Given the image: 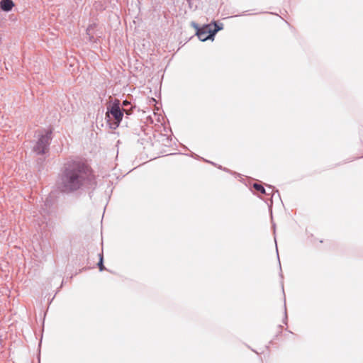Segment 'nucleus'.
I'll return each mask as SVG.
<instances>
[{
    "instance_id": "ddd939ff",
    "label": "nucleus",
    "mask_w": 363,
    "mask_h": 363,
    "mask_svg": "<svg viewBox=\"0 0 363 363\" xmlns=\"http://www.w3.org/2000/svg\"><path fill=\"white\" fill-rule=\"evenodd\" d=\"M96 26V25L95 23L89 25L86 30V35H90L91 34H94V29H95Z\"/></svg>"
},
{
    "instance_id": "5701e85b",
    "label": "nucleus",
    "mask_w": 363,
    "mask_h": 363,
    "mask_svg": "<svg viewBox=\"0 0 363 363\" xmlns=\"http://www.w3.org/2000/svg\"><path fill=\"white\" fill-rule=\"evenodd\" d=\"M247 347L250 348L252 352H255L256 354H258V352L255 350L251 348L249 345H247Z\"/></svg>"
},
{
    "instance_id": "39448f33",
    "label": "nucleus",
    "mask_w": 363,
    "mask_h": 363,
    "mask_svg": "<svg viewBox=\"0 0 363 363\" xmlns=\"http://www.w3.org/2000/svg\"><path fill=\"white\" fill-rule=\"evenodd\" d=\"M14 3L12 0H1L0 8L3 11L9 12L12 10Z\"/></svg>"
},
{
    "instance_id": "473e14b6",
    "label": "nucleus",
    "mask_w": 363,
    "mask_h": 363,
    "mask_svg": "<svg viewBox=\"0 0 363 363\" xmlns=\"http://www.w3.org/2000/svg\"><path fill=\"white\" fill-rule=\"evenodd\" d=\"M279 328L281 329L282 328V326L281 325H279Z\"/></svg>"
},
{
    "instance_id": "cd10ccee",
    "label": "nucleus",
    "mask_w": 363,
    "mask_h": 363,
    "mask_svg": "<svg viewBox=\"0 0 363 363\" xmlns=\"http://www.w3.org/2000/svg\"><path fill=\"white\" fill-rule=\"evenodd\" d=\"M279 275H280L281 278L283 279V274H281V272L280 273Z\"/></svg>"
},
{
    "instance_id": "dca6fc26",
    "label": "nucleus",
    "mask_w": 363,
    "mask_h": 363,
    "mask_svg": "<svg viewBox=\"0 0 363 363\" xmlns=\"http://www.w3.org/2000/svg\"><path fill=\"white\" fill-rule=\"evenodd\" d=\"M191 157H193L194 158L197 159V160H202L205 162H207V163H209V164H211V161L208 160L206 159H204V158H203V157H200L198 155H196L194 153L191 155Z\"/></svg>"
},
{
    "instance_id": "f03ea898",
    "label": "nucleus",
    "mask_w": 363,
    "mask_h": 363,
    "mask_svg": "<svg viewBox=\"0 0 363 363\" xmlns=\"http://www.w3.org/2000/svg\"><path fill=\"white\" fill-rule=\"evenodd\" d=\"M125 110L121 107V101L118 99L110 101L106 107L105 119L110 129H116L122 121Z\"/></svg>"
},
{
    "instance_id": "f3484780",
    "label": "nucleus",
    "mask_w": 363,
    "mask_h": 363,
    "mask_svg": "<svg viewBox=\"0 0 363 363\" xmlns=\"http://www.w3.org/2000/svg\"><path fill=\"white\" fill-rule=\"evenodd\" d=\"M130 102L128 101L127 99L123 100L122 103H121V108H125L126 106H130Z\"/></svg>"
},
{
    "instance_id": "6ab92c4d",
    "label": "nucleus",
    "mask_w": 363,
    "mask_h": 363,
    "mask_svg": "<svg viewBox=\"0 0 363 363\" xmlns=\"http://www.w3.org/2000/svg\"><path fill=\"white\" fill-rule=\"evenodd\" d=\"M191 26L195 28L196 31L199 30V29H201V26H199V25L197 23L192 21L191 23Z\"/></svg>"
},
{
    "instance_id": "423d86ee",
    "label": "nucleus",
    "mask_w": 363,
    "mask_h": 363,
    "mask_svg": "<svg viewBox=\"0 0 363 363\" xmlns=\"http://www.w3.org/2000/svg\"><path fill=\"white\" fill-rule=\"evenodd\" d=\"M267 192H269V193H271L269 195H271V199H270V203H267L269 208L271 209L272 207V199L273 198L277 195L279 199H280V194H279V192L277 189H274V187L272 185H267Z\"/></svg>"
},
{
    "instance_id": "c756f323",
    "label": "nucleus",
    "mask_w": 363,
    "mask_h": 363,
    "mask_svg": "<svg viewBox=\"0 0 363 363\" xmlns=\"http://www.w3.org/2000/svg\"><path fill=\"white\" fill-rule=\"evenodd\" d=\"M54 298H55V296H52L51 298V301H53Z\"/></svg>"
},
{
    "instance_id": "9b49d317",
    "label": "nucleus",
    "mask_w": 363,
    "mask_h": 363,
    "mask_svg": "<svg viewBox=\"0 0 363 363\" xmlns=\"http://www.w3.org/2000/svg\"><path fill=\"white\" fill-rule=\"evenodd\" d=\"M97 266L100 272L104 270H107L104 264V255L103 253L99 254V262L97 263Z\"/></svg>"
},
{
    "instance_id": "7ed1b4c3",
    "label": "nucleus",
    "mask_w": 363,
    "mask_h": 363,
    "mask_svg": "<svg viewBox=\"0 0 363 363\" xmlns=\"http://www.w3.org/2000/svg\"><path fill=\"white\" fill-rule=\"evenodd\" d=\"M196 35L202 42H205L208 40H213L215 38L211 31V24L203 25L199 30H196Z\"/></svg>"
},
{
    "instance_id": "6e6552de",
    "label": "nucleus",
    "mask_w": 363,
    "mask_h": 363,
    "mask_svg": "<svg viewBox=\"0 0 363 363\" xmlns=\"http://www.w3.org/2000/svg\"><path fill=\"white\" fill-rule=\"evenodd\" d=\"M210 24H211V31L214 37L218 31L223 29V24L222 23L213 21Z\"/></svg>"
},
{
    "instance_id": "1a4fd4ad",
    "label": "nucleus",
    "mask_w": 363,
    "mask_h": 363,
    "mask_svg": "<svg viewBox=\"0 0 363 363\" xmlns=\"http://www.w3.org/2000/svg\"><path fill=\"white\" fill-rule=\"evenodd\" d=\"M252 188L258 193L265 195H269L271 193L267 192L266 189L263 186V184L259 182H255L252 184Z\"/></svg>"
},
{
    "instance_id": "393cba45",
    "label": "nucleus",
    "mask_w": 363,
    "mask_h": 363,
    "mask_svg": "<svg viewBox=\"0 0 363 363\" xmlns=\"http://www.w3.org/2000/svg\"><path fill=\"white\" fill-rule=\"evenodd\" d=\"M217 168H218V169H219L223 170V167H222V166H221V165H220V164H218Z\"/></svg>"
},
{
    "instance_id": "c85d7f7f",
    "label": "nucleus",
    "mask_w": 363,
    "mask_h": 363,
    "mask_svg": "<svg viewBox=\"0 0 363 363\" xmlns=\"http://www.w3.org/2000/svg\"><path fill=\"white\" fill-rule=\"evenodd\" d=\"M63 284H64V281H62L60 287L62 286Z\"/></svg>"
},
{
    "instance_id": "a211bd4d",
    "label": "nucleus",
    "mask_w": 363,
    "mask_h": 363,
    "mask_svg": "<svg viewBox=\"0 0 363 363\" xmlns=\"http://www.w3.org/2000/svg\"><path fill=\"white\" fill-rule=\"evenodd\" d=\"M287 320H288V318H287L286 308V305L284 304V317L283 318V323L286 325Z\"/></svg>"
},
{
    "instance_id": "bb28decb",
    "label": "nucleus",
    "mask_w": 363,
    "mask_h": 363,
    "mask_svg": "<svg viewBox=\"0 0 363 363\" xmlns=\"http://www.w3.org/2000/svg\"><path fill=\"white\" fill-rule=\"evenodd\" d=\"M161 135H162V136H163V137L168 136V135H166V134H161Z\"/></svg>"
},
{
    "instance_id": "f257e3e1",
    "label": "nucleus",
    "mask_w": 363,
    "mask_h": 363,
    "mask_svg": "<svg viewBox=\"0 0 363 363\" xmlns=\"http://www.w3.org/2000/svg\"><path fill=\"white\" fill-rule=\"evenodd\" d=\"M96 177L91 167L84 160L74 159L67 161L59 174L57 186L63 194H71L83 188L96 187Z\"/></svg>"
},
{
    "instance_id": "4468645a",
    "label": "nucleus",
    "mask_w": 363,
    "mask_h": 363,
    "mask_svg": "<svg viewBox=\"0 0 363 363\" xmlns=\"http://www.w3.org/2000/svg\"><path fill=\"white\" fill-rule=\"evenodd\" d=\"M39 130H38L37 131H35V135L34 136H45V137H47V136H50L52 133V130L51 129H48L47 130H45V133H38Z\"/></svg>"
},
{
    "instance_id": "7c9ffc66",
    "label": "nucleus",
    "mask_w": 363,
    "mask_h": 363,
    "mask_svg": "<svg viewBox=\"0 0 363 363\" xmlns=\"http://www.w3.org/2000/svg\"><path fill=\"white\" fill-rule=\"evenodd\" d=\"M54 298H55V296H52L51 298V301H53Z\"/></svg>"
},
{
    "instance_id": "0eeeda50",
    "label": "nucleus",
    "mask_w": 363,
    "mask_h": 363,
    "mask_svg": "<svg viewBox=\"0 0 363 363\" xmlns=\"http://www.w3.org/2000/svg\"><path fill=\"white\" fill-rule=\"evenodd\" d=\"M178 141L177 138H160L158 142L161 143L164 146L170 147L172 143L176 144L175 141Z\"/></svg>"
},
{
    "instance_id": "2eb2a0df",
    "label": "nucleus",
    "mask_w": 363,
    "mask_h": 363,
    "mask_svg": "<svg viewBox=\"0 0 363 363\" xmlns=\"http://www.w3.org/2000/svg\"><path fill=\"white\" fill-rule=\"evenodd\" d=\"M135 107V106L130 105L129 108H123L125 110L124 114L126 115V117L133 113Z\"/></svg>"
},
{
    "instance_id": "aec40b11",
    "label": "nucleus",
    "mask_w": 363,
    "mask_h": 363,
    "mask_svg": "<svg viewBox=\"0 0 363 363\" xmlns=\"http://www.w3.org/2000/svg\"><path fill=\"white\" fill-rule=\"evenodd\" d=\"M88 36V40L90 43H96V38H94V34H91L90 35H87Z\"/></svg>"
},
{
    "instance_id": "2f4dec72",
    "label": "nucleus",
    "mask_w": 363,
    "mask_h": 363,
    "mask_svg": "<svg viewBox=\"0 0 363 363\" xmlns=\"http://www.w3.org/2000/svg\"><path fill=\"white\" fill-rule=\"evenodd\" d=\"M54 298H55V296H52L51 298V301H53Z\"/></svg>"
},
{
    "instance_id": "f8f14e48",
    "label": "nucleus",
    "mask_w": 363,
    "mask_h": 363,
    "mask_svg": "<svg viewBox=\"0 0 363 363\" xmlns=\"http://www.w3.org/2000/svg\"><path fill=\"white\" fill-rule=\"evenodd\" d=\"M138 143L144 145L145 143L152 145V138H140L138 140Z\"/></svg>"
},
{
    "instance_id": "b1692460",
    "label": "nucleus",
    "mask_w": 363,
    "mask_h": 363,
    "mask_svg": "<svg viewBox=\"0 0 363 363\" xmlns=\"http://www.w3.org/2000/svg\"><path fill=\"white\" fill-rule=\"evenodd\" d=\"M211 164H212L213 166L216 167L218 166V164H216V163H215L213 162H211Z\"/></svg>"
},
{
    "instance_id": "9d476101",
    "label": "nucleus",
    "mask_w": 363,
    "mask_h": 363,
    "mask_svg": "<svg viewBox=\"0 0 363 363\" xmlns=\"http://www.w3.org/2000/svg\"><path fill=\"white\" fill-rule=\"evenodd\" d=\"M190 11H195L198 9L201 0H186Z\"/></svg>"
},
{
    "instance_id": "20e7f679",
    "label": "nucleus",
    "mask_w": 363,
    "mask_h": 363,
    "mask_svg": "<svg viewBox=\"0 0 363 363\" xmlns=\"http://www.w3.org/2000/svg\"><path fill=\"white\" fill-rule=\"evenodd\" d=\"M52 138H38L36 144L33 147V151L37 155H43L46 152Z\"/></svg>"
},
{
    "instance_id": "a878e982",
    "label": "nucleus",
    "mask_w": 363,
    "mask_h": 363,
    "mask_svg": "<svg viewBox=\"0 0 363 363\" xmlns=\"http://www.w3.org/2000/svg\"><path fill=\"white\" fill-rule=\"evenodd\" d=\"M92 195H93V191H91V192L89 193V196L90 198L92 197Z\"/></svg>"
},
{
    "instance_id": "4be33fe9",
    "label": "nucleus",
    "mask_w": 363,
    "mask_h": 363,
    "mask_svg": "<svg viewBox=\"0 0 363 363\" xmlns=\"http://www.w3.org/2000/svg\"><path fill=\"white\" fill-rule=\"evenodd\" d=\"M276 250H277V258H278V260H279L280 270H281V263H280V260H279V253H278L277 246L276 247Z\"/></svg>"
},
{
    "instance_id": "412c9836",
    "label": "nucleus",
    "mask_w": 363,
    "mask_h": 363,
    "mask_svg": "<svg viewBox=\"0 0 363 363\" xmlns=\"http://www.w3.org/2000/svg\"><path fill=\"white\" fill-rule=\"evenodd\" d=\"M223 171H224L225 172H228V173H230V174H233V172L230 169H228L226 167H223Z\"/></svg>"
}]
</instances>
